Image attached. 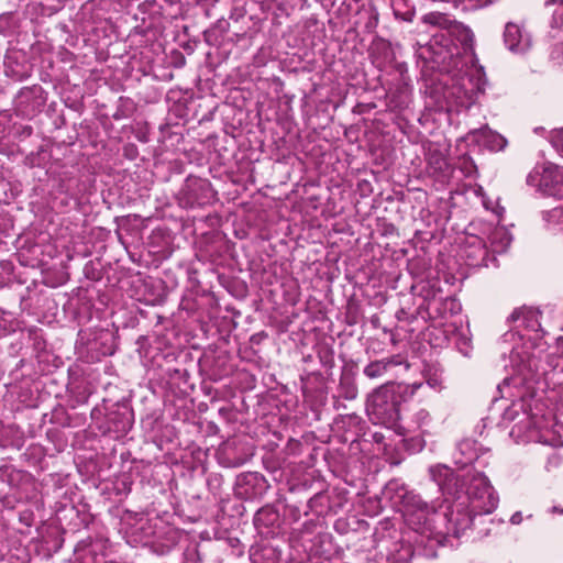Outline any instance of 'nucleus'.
<instances>
[{"instance_id":"nucleus-1","label":"nucleus","mask_w":563,"mask_h":563,"mask_svg":"<svg viewBox=\"0 0 563 563\" xmlns=\"http://www.w3.org/2000/svg\"><path fill=\"white\" fill-rule=\"evenodd\" d=\"M455 495V499L445 514L448 530L460 537L472 526L477 515L492 514L498 506L499 497L486 475L478 471L468 470Z\"/></svg>"},{"instance_id":"nucleus-23","label":"nucleus","mask_w":563,"mask_h":563,"mask_svg":"<svg viewBox=\"0 0 563 563\" xmlns=\"http://www.w3.org/2000/svg\"><path fill=\"white\" fill-rule=\"evenodd\" d=\"M517 338V333L509 331L503 335V343H508L515 341Z\"/></svg>"},{"instance_id":"nucleus-27","label":"nucleus","mask_w":563,"mask_h":563,"mask_svg":"<svg viewBox=\"0 0 563 563\" xmlns=\"http://www.w3.org/2000/svg\"><path fill=\"white\" fill-rule=\"evenodd\" d=\"M472 461H473V457H472V456H470V457L467 459V461H465V463H468V462H472Z\"/></svg>"},{"instance_id":"nucleus-22","label":"nucleus","mask_w":563,"mask_h":563,"mask_svg":"<svg viewBox=\"0 0 563 563\" xmlns=\"http://www.w3.org/2000/svg\"><path fill=\"white\" fill-rule=\"evenodd\" d=\"M551 58L560 65L563 64V42L552 51Z\"/></svg>"},{"instance_id":"nucleus-12","label":"nucleus","mask_w":563,"mask_h":563,"mask_svg":"<svg viewBox=\"0 0 563 563\" xmlns=\"http://www.w3.org/2000/svg\"><path fill=\"white\" fill-rule=\"evenodd\" d=\"M402 363L404 358L400 355H393L371 362L364 367L363 373L371 379L379 378L384 376L390 367L401 365Z\"/></svg>"},{"instance_id":"nucleus-21","label":"nucleus","mask_w":563,"mask_h":563,"mask_svg":"<svg viewBox=\"0 0 563 563\" xmlns=\"http://www.w3.org/2000/svg\"><path fill=\"white\" fill-rule=\"evenodd\" d=\"M264 463H265L267 470H271L273 473H278V476H282V472H279L278 466L273 461V455L272 454H266L265 455Z\"/></svg>"},{"instance_id":"nucleus-18","label":"nucleus","mask_w":563,"mask_h":563,"mask_svg":"<svg viewBox=\"0 0 563 563\" xmlns=\"http://www.w3.org/2000/svg\"><path fill=\"white\" fill-rule=\"evenodd\" d=\"M412 551L410 547H402L399 558L394 556L390 563H410Z\"/></svg>"},{"instance_id":"nucleus-4","label":"nucleus","mask_w":563,"mask_h":563,"mask_svg":"<svg viewBox=\"0 0 563 563\" xmlns=\"http://www.w3.org/2000/svg\"><path fill=\"white\" fill-rule=\"evenodd\" d=\"M486 80L481 69L461 77L452 87L451 95L455 96L461 107H468L485 89Z\"/></svg>"},{"instance_id":"nucleus-8","label":"nucleus","mask_w":563,"mask_h":563,"mask_svg":"<svg viewBox=\"0 0 563 563\" xmlns=\"http://www.w3.org/2000/svg\"><path fill=\"white\" fill-rule=\"evenodd\" d=\"M430 475L443 494L452 495L455 497V495L459 493L462 483L448 466H431Z\"/></svg>"},{"instance_id":"nucleus-13","label":"nucleus","mask_w":563,"mask_h":563,"mask_svg":"<svg viewBox=\"0 0 563 563\" xmlns=\"http://www.w3.org/2000/svg\"><path fill=\"white\" fill-rule=\"evenodd\" d=\"M490 247L493 253H504L509 247L512 236L505 227L495 228L489 235Z\"/></svg>"},{"instance_id":"nucleus-2","label":"nucleus","mask_w":563,"mask_h":563,"mask_svg":"<svg viewBox=\"0 0 563 563\" xmlns=\"http://www.w3.org/2000/svg\"><path fill=\"white\" fill-rule=\"evenodd\" d=\"M504 419L515 421L510 435L517 442H537L554 446L559 439L545 416L530 413L522 399L514 401L504 412Z\"/></svg>"},{"instance_id":"nucleus-5","label":"nucleus","mask_w":563,"mask_h":563,"mask_svg":"<svg viewBox=\"0 0 563 563\" xmlns=\"http://www.w3.org/2000/svg\"><path fill=\"white\" fill-rule=\"evenodd\" d=\"M460 256L467 266H488V250L483 238L475 234H466L464 238Z\"/></svg>"},{"instance_id":"nucleus-9","label":"nucleus","mask_w":563,"mask_h":563,"mask_svg":"<svg viewBox=\"0 0 563 563\" xmlns=\"http://www.w3.org/2000/svg\"><path fill=\"white\" fill-rule=\"evenodd\" d=\"M399 498L404 515L407 517L417 516L418 520H421L434 511V506L429 505L412 492H405L399 495Z\"/></svg>"},{"instance_id":"nucleus-14","label":"nucleus","mask_w":563,"mask_h":563,"mask_svg":"<svg viewBox=\"0 0 563 563\" xmlns=\"http://www.w3.org/2000/svg\"><path fill=\"white\" fill-rule=\"evenodd\" d=\"M554 5L552 11L551 26L563 29V0H548L545 5Z\"/></svg>"},{"instance_id":"nucleus-15","label":"nucleus","mask_w":563,"mask_h":563,"mask_svg":"<svg viewBox=\"0 0 563 563\" xmlns=\"http://www.w3.org/2000/svg\"><path fill=\"white\" fill-rule=\"evenodd\" d=\"M261 481H262V477L257 473H246V474H243V475L239 476V478H238V489H239L238 494L239 495H249L247 489H245L244 492H242L241 489L244 486H247V485L255 486Z\"/></svg>"},{"instance_id":"nucleus-28","label":"nucleus","mask_w":563,"mask_h":563,"mask_svg":"<svg viewBox=\"0 0 563 563\" xmlns=\"http://www.w3.org/2000/svg\"><path fill=\"white\" fill-rule=\"evenodd\" d=\"M508 384V379H505L504 380V386H506Z\"/></svg>"},{"instance_id":"nucleus-19","label":"nucleus","mask_w":563,"mask_h":563,"mask_svg":"<svg viewBox=\"0 0 563 563\" xmlns=\"http://www.w3.org/2000/svg\"><path fill=\"white\" fill-rule=\"evenodd\" d=\"M424 21L433 24V25H440L443 26L446 24L448 20L443 14L438 13H431L424 16Z\"/></svg>"},{"instance_id":"nucleus-24","label":"nucleus","mask_w":563,"mask_h":563,"mask_svg":"<svg viewBox=\"0 0 563 563\" xmlns=\"http://www.w3.org/2000/svg\"><path fill=\"white\" fill-rule=\"evenodd\" d=\"M522 521V515L521 512H515L511 518H510V522L512 525H519L520 522Z\"/></svg>"},{"instance_id":"nucleus-3","label":"nucleus","mask_w":563,"mask_h":563,"mask_svg":"<svg viewBox=\"0 0 563 563\" xmlns=\"http://www.w3.org/2000/svg\"><path fill=\"white\" fill-rule=\"evenodd\" d=\"M367 412L376 423L393 426L399 418L396 385L388 383L376 388L367 399Z\"/></svg>"},{"instance_id":"nucleus-17","label":"nucleus","mask_w":563,"mask_h":563,"mask_svg":"<svg viewBox=\"0 0 563 563\" xmlns=\"http://www.w3.org/2000/svg\"><path fill=\"white\" fill-rule=\"evenodd\" d=\"M413 418L419 428L429 426V423L431 421V416H430L429 411H427L426 409L418 410L415 413Z\"/></svg>"},{"instance_id":"nucleus-7","label":"nucleus","mask_w":563,"mask_h":563,"mask_svg":"<svg viewBox=\"0 0 563 563\" xmlns=\"http://www.w3.org/2000/svg\"><path fill=\"white\" fill-rule=\"evenodd\" d=\"M504 42L507 48L517 54L526 53L531 46V37L520 25L509 22L505 26Z\"/></svg>"},{"instance_id":"nucleus-20","label":"nucleus","mask_w":563,"mask_h":563,"mask_svg":"<svg viewBox=\"0 0 563 563\" xmlns=\"http://www.w3.org/2000/svg\"><path fill=\"white\" fill-rule=\"evenodd\" d=\"M551 141L556 151L563 156V128L553 133Z\"/></svg>"},{"instance_id":"nucleus-6","label":"nucleus","mask_w":563,"mask_h":563,"mask_svg":"<svg viewBox=\"0 0 563 563\" xmlns=\"http://www.w3.org/2000/svg\"><path fill=\"white\" fill-rule=\"evenodd\" d=\"M539 188L545 196L562 199L563 168L556 165L545 164L540 176Z\"/></svg>"},{"instance_id":"nucleus-16","label":"nucleus","mask_w":563,"mask_h":563,"mask_svg":"<svg viewBox=\"0 0 563 563\" xmlns=\"http://www.w3.org/2000/svg\"><path fill=\"white\" fill-rule=\"evenodd\" d=\"M544 220L549 223H560L563 220V205L544 212Z\"/></svg>"},{"instance_id":"nucleus-26","label":"nucleus","mask_w":563,"mask_h":563,"mask_svg":"<svg viewBox=\"0 0 563 563\" xmlns=\"http://www.w3.org/2000/svg\"><path fill=\"white\" fill-rule=\"evenodd\" d=\"M510 355L514 356V355H518V352L512 347L511 351H510Z\"/></svg>"},{"instance_id":"nucleus-10","label":"nucleus","mask_w":563,"mask_h":563,"mask_svg":"<svg viewBox=\"0 0 563 563\" xmlns=\"http://www.w3.org/2000/svg\"><path fill=\"white\" fill-rule=\"evenodd\" d=\"M468 140L487 147L490 151H503L507 145V140L499 133L483 126L468 133Z\"/></svg>"},{"instance_id":"nucleus-11","label":"nucleus","mask_w":563,"mask_h":563,"mask_svg":"<svg viewBox=\"0 0 563 563\" xmlns=\"http://www.w3.org/2000/svg\"><path fill=\"white\" fill-rule=\"evenodd\" d=\"M510 318L519 322V325L536 333V338H541L545 331L543 330L540 321V311L534 308H522L515 310Z\"/></svg>"},{"instance_id":"nucleus-25","label":"nucleus","mask_w":563,"mask_h":563,"mask_svg":"<svg viewBox=\"0 0 563 563\" xmlns=\"http://www.w3.org/2000/svg\"><path fill=\"white\" fill-rule=\"evenodd\" d=\"M471 445V442L470 441H464L460 444V449L461 451L464 450V448H468Z\"/></svg>"}]
</instances>
